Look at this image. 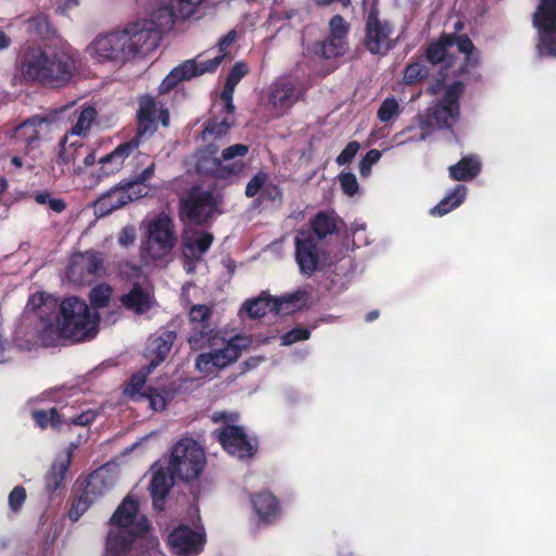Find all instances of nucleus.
<instances>
[{"mask_svg":"<svg viewBox=\"0 0 556 556\" xmlns=\"http://www.w3.org/2000/svg\"><path fill=\"white\" fill-rule=\"evenodd\" d=\"M17 67L25 83L48 89L68 86L77 72L74 51L58 46L26 49L18 59Z\"/></svg>","mask_w":556,"mask_h":556,"instance_id":"obj_1","label":"nucleus"},{"mask_svg":"<svg viewBox=\"0 0 556 556\" xmlns=\"http://www.w3.org/2000/svg\"><path fill=\"white\" fill-rule=\"evenodd\" d=\"M56 317L61 333L74 342L89 340L98 332L99 315L92 316L88 304L78 296L65 298Z\"/></svg>","mask_w":556,"mask_h":556,"instance_id":"obj_2","label":"nucleus"},{"mask_svg":"<svg viewBox=\"0 0 556 556\" xmlns=\"http://www.w3.org/2000/svg\"><path fill=\"white\" fill-rule=\"evenodd\" d=\"M465 92V84L457 80L446 87L441 99L417 116V125L424 131L421 139L432 128L451 129L460 114L459 99Z\"/></svg>","mask_w":556,"mask_h":556,"instance_id":"obj_3","label":"nucleus"},{"mask_svg":"<svg viewBox=\"0 0 556 556\" xmlns=\"http://www.w3.org/2000/svg\"><path fill=\"white\" fill-rule=\"evenodd\" d=\"M204 465V452L195 441L185 439L173 446L168 468L179 480L192 481L198 479Z\"/></svg>","mask_w":556,"mask_h":556,"instance_id":"obj_4","label":"nucleus"},{"mask_svg":"<svg viewBox=\"0 0 556 556\" xmlns=\"http://www.w3.org/2000/svg\"><path fill=\"white\" fill-rule=\"evenodd\" d=\"M175 242L172 219L167 216H157L148 225L146 240L140 247L141 256L146 262L162 260L172 252Z\"/></svg>","mask_w":556,"mask_h":556,"instance_id":"obj_5","label":"nucleus"},{"mask_svg":"<svg viewBox=\"0 0 556 556\" xmlns=\"http://www.w3.org/2000/svg\"><path fill=\"white\" fill-rule=\"evenodd\" d=\"M218 205L219 201L212 191L193 186L180 200L179 215L184 222L204 226L214 217Z\"/></svg>","mask_w":556,"mask_h":556,"instance_id":"obj_6","label":"nucleus"},{"mask_svg":"<svg viewBox=\"0 0 556 556\" xmlns=\"http://www.w3.org/2000/svg\"><path fill=\"white\" fill-rule=\"evenodd\" d=\"M122 33L131 61L147 56L159 47L161 40L154 23L147 18L128 24Z\"/></svg>","mask_w":556,"mask_h":556,"instance_id":"obj_7","label":"nucleus"},{"mask_svg":"<svg viewBox=\"0 0 556 556\" xmlns=\"http://www.w3.org/2000/svg\"><path fill=\"white\" fill-rule=\"evenodd\" d=\"M242 340L241 337H233L226 343L224 339L216 340V345L211 346L213 349L211 352L197 356L195 368L205 376L215 375L226 368L241 355L242 345L239 342Z\"/></svg>","mask_w":556,"mask_h":556,"instance_id":"obj_8","label":"nucleus"},{"mask_svg":"<svg viewBox=\"0 0 556 556\" xmlns=\"http://www.w3.org/2000/svg\"><path fill=\"white\" fill-rule=\"evenodd\" d=\"M213 435L227 454L238 459L253 458L258 451L257 438L250 437L241 426L225 424Z\"/></svg>","mask_w":556,"mask_h":556,"instance_id":"obj_9","label":"nucleus"},{"mask_svg":"<svg viewBox=\"0 0 556 556\" xmlns=\"http://www.w3.org/2000/svg\"><path fill=\"white\" fill-rule=\"evenodd\" d=\"M538 30V50L541 54L556 58V0H541L532 16Z\"/></svg>","mask_w":556,"mask_h":556,"instance_id":"obj_10","label":"nucleus"},{"mask_svg":"<svg viewBox=\"0 0 556 556\" xmlns=\"http://www.w3.org/2000/svg\"><path fill=\"white\" fill-rule=\"evenodd\" d=\"M306 293L296 291L280 298H256L245 303V309L251 318H260L273 312L278 315H289L300 309L305 302Z\"/></svg>","mask_w":556,"mask_h":556,"instance_id":"obj_11","label":"nucleus"},{"mask_svg":"<svg viewBox=\"0 0 556 556\" xmlns=\"http://www.w3.org/2000/svg\"><path fill=\"white\" fill-rule=\"evenodd\" d=\"M211 308L204 304L193 305L189 312V321L191 332L188 342L193 350H201L205 346L216 345V340L223 338L218 336L210 324Z\"/></svg>","mask_w":556,"mask_h":556,"instance_id":"obj_12","label":"nucleus"},{"mask_svg":"<svg viewBox=\"0 0 556 556\" xmlns=\"http://www.w3.org/2000/svg\"><path fill=\"white\" fill-rule=\"evenodd\" d=\"M214 241V235L198 227H187L182 232L181 248L185 268L188 274L194 269V264L202 261Z\"/></svg>","mask_w":556,"mask_h":556,"instance_id":"obj_13","label":"nucleus"},{"mask_svg":"<svg viewBox=\"0 0 556 556\" xmlns=\"http://www.w3.org/2000/svg\"><path fill=\"white\" fill-rule=\"evenodd\" d=\"M393 27L389 22L379 18L376 3L369 9L365 26V47L371 54L387 53L392 49L390 35Z\"/></svg>","mask_w":556,"mask_h":556,"instance_id":"obj_14","label":"nucleus"},{"mask_svg":"<svg viewBox=\"0 0 556 556\" xmlns=\"http://www.w3.org/2000/svg\"><path fill=\"white\" fill-rule=\"evenodd\" d=\"M295 260L301 273L312 275L323 266V253L311 230L299 229L294 238Z\"/></svg>","mask_w":556,"mask_h":556,"instance_id":"obj_15","label":"nucleus"},{"mask_svg":"<svg viewBox=\"0 0 556 556\" xmlns=\"http://www.w3.org/2000/svg\"><path fill=\"white\" fill-rule=\"evenodd\" d=\"M206 543L204 530H193L187 525H180L168 535V544L176 556H195Z\"/></svg>","mask_w":556,"mask_h":556,"instance_id":"obj_16","label":"nucleus"},{"mask_svg":"<svg viewBox=\"0 0 556 556\" xmlns=\"http://www.w3.org/2000/svg\"><path fill=\"white\" fill-rule=\"evenodd\" d=\"M104 263L105 255L100 251L90 249L85 252H76L70 258L66 270L67 278L75 276L78 278L100 276L104 273Z\"/></svg>","mask_w":556,"mask_h":556,"instance_id":"obj_17","label":"nucleus"},{"mask_svg":"<svg viewBox=\"0 0 556 556\" xmlns=\"http://www.w3.org/2000/svg\"><path fill=\"white\" fill-rule=\"evenodd\" d=\"M150 530V522L146 517H142L128 533L124 530L113 531L108 534L105 542V551L111 556H123L129 552L134 538L141 536Z\"/></svg>","mask_w":556,"mask_h":556,"instance_id":"obj_18","label":"nucleus"},{"mask_svg":"<svg viewBox=\"0 0 556 556\" xmlns=\"http://www.w3.org/2000/svg\"><path fill=\"white\" fill-rule=\"evenodd\" d=\"M125 45L121 30L98 37L93 42V48L99 58L125 63L131 61Z\"/></svg>","mask_w":556,"mask_h":556,"instance_id":"obj_19","label":"nucleus"},{"mask_svg":"<svg viewBox=\"0 0 556 556\" xmlns=\"http://www.w3.org/2000/svg\"><path fill=\"white\" fill-rule=\"evenodd\" d=\"M139 147V139L134 138L118 144L112 152L100 157V167L96 174L97 181L121 170L125 160Z\"/></svg>","mask_w":556,"mask_h":556,"instance_id":"obj_20","label":"nucleus"},{"mask_svg":"<svg viewBox=\"0 0 556 556\" xmlns=\"http://www.w3.org/2000/svg\"><path fill=\"white\" fill-rule=\"evenodd\" d=\"M130 188L127 187L126 182L122 186H115L108 192L101 194L94 202L96 211L104 216L111 214L113 211L123 207L129 202L140 199L141 194L137 193L130 195Z\"/></svg>","mask_w":556,"mask_h":556,"instance_id":"obj_21","label":"nucleus"},{"mask_svg":"<svg viewBox=\"0 0 556 556\" xmlns=\"http://www.w3.org/2000/svg\"><path fill=\"white\" fill-rule=\"evenodd\" d=\"M176 339L177 334L173 330H165L149 338L144 357L150 359V369H155L167 358Z\"/></svg>","mask_w":556,"mask_h":556,"instance_id":"obj_22","label":"nucleus"},{"mask_svg":"<svg viewBox=\"0 0 556 556\" xmlns=\"http://www.w3.org/2000/svg\"><path fill=\"white\" fill-rule=\"evenodd\" d=\"M103 482L98 477L90 476L85 481L81 493L73 501L68 511L72 521H77L84 513L88 510L91 504L102 495Z\"/></svg>","mask_w":556,"mask_h":556,"instance_id":"obj_23","label":"nucleus"},{"mask_svg":"<svg viewBox=\"0 0 556 556\" xmlns=\"http://www.w3.org/2000/svg\"><path fill=\"white\" fill-rule=\"evenodd\" d=\"M269 104L280 111L289 110L299 101L295 83L290 77H281L270 86Z\"/></svg>","mask_w":556,"mask_h":556,"instance_id":"obj_24","label":"nucleus"},{"mask_svg":"<svg viewBox=\"0 0 556 556\" xmlns=\"http://www.w3.org/2000/svg\"><path fill=\"white\" fill-rule=\"evenodd\" d=\"M175 478L168 467H161L153 473L150 482V493L153 507L156 510L161 511L164 509L165 500L174 485Z\"/></svg>","mask_w":556,"mask_h":556,"instance_id":"obj_25","label":"nucleus"},{"mask_svg":"<svg viewBox=\"0 0 556 556\" xmlns=\"http://www.w3.org/2000/svg\"><path fill=\"white\" fill-rule=\"evenodd\" d=\"M137 111V136H144L147 132H153L156 129L157 103L151 94H142L138 98Z\"/></svg>","mask_w":556,"mask_h":556,"instance_id":"obj_26","label":"nucleus"},{"mask_svg":"<svg viewBox=\"0 0 556 556\" xmlns=\"http://www.w3.org/2000/svg\"><path fill=\"white\" fill-rule=\"evenodd\" d=\"M251 504L258 519L263 522H271L279 514V502L270 492L262 491L252 494Z\"/></svg>","mask_w":556,"mask_h":556,"instance_id":"obj_27","label":"nucleus"},{"mask_svg":"<svg viewBox=\"0 0 556 556\" xmlns=\"http://www.w3.org/2000/svg\"><path fill=\"white\" fill-rule=\"evenodd\" d=\"M343 220L334 213L328 211H319L311 219V230L316 240H323L329 235L339 232V225Z\"/></svg>","mask_w":556,"mask_h":556,"instance_id":"obj_28","label":"nucleus"},{"mask_svg":"<svg viewBox=\"0 0 556 556\" xmlns=\"http://www.w3.org/2000/svg\"><path fill=\"white\" fill-rule=\"evenodd\" d=\"M72 451L70 450L61 459L52 463L50 469L45 475V491L51 496L56 490L63 486L65 475L72 464Z\"/></svg>","mask_w":556,"mask_h":556,"instance_id":"obj_29","label":"nucleus"},{"mask_svg":"<svg viewBox=\"0 0 556 556\" xmlns=\"http://www.w3.org/2000/svg\"><path fill=\"white\" fill-rule=\"evenodd\" d=\"M123 306L136 314H144L153 306V295L150 291L142 289L139 283H135L132 289L122 295Z\"/></svg>","mask_w":556,"mask_h":556,"instance_id":"obj_30","label":"nucleus"},{"mask_svg":"<svg viewBox=\"0 0 556 556\" xmlns=\"http://www.w3.org/2000/svg\"><path fill=\"white\" fill-rule=\"evenodd\" d=\"M482 169L479 157L475 154L462 157L456 164L448 167V176L455 181H470L475 179Z\"/></svg>","mask_w":556,"mask_h":556,"instance_id":"obj_31","label":"nucleus"},{"mask_svg":"<svg viewBox=\"0 0 556 556\" xmlns=\"http://www.w3.org/2000/svg\"><path fill=\"white\" fill-rule=\"evenodd\" d=\"M455 39L458 51L465 54L464 61L457 71V75L464 76L480 65V52L467 35H458Z\"/></svg>","mask_w":556,"mask_h":556,"instance_id":"obj_32","label":"nucleus"},{"mask_svg":"<svg viewBox=\"0 0 556 556\" xmlns=\"http://www.w3.org/2000/svg\"><path fill=\"white\" fill-rule=\"evenodd\" d=\"M138 510V502L130 496H126L112 515L110 523L118 527L119 529H126L128 527L134 528L136 526L134 521Z\"/></svg>","mask_w":556,"mask_h":556,"instance_id":"obj_33","label":"nucleus"},{"mask_svg":"<svg viewBox=\"0 0 556 556\" xmlns=\"http://www.w3.org/2000/svg\"><path fill=\"white\" fill-rule=\"evenodd\" d=\"M457 34H443L438 40L431 41L425 49L426 60L432 64L438 65L444 62L447 55V48L456 46Z\"/></svg>","mask_w":556,"mask_h":556,"instance_id":"obj_34","label":"nucleus"},{"mask_svg":"<svg viewBox=\"0 0 556 556\" xmlns=\"http://www.w3.org/2000/svg\"><path fill=\"white\" fill-rule=\"evenodd\" d=\"M153 22L157 33L162 36L163 33L169 31L177 20H182L179 14V8L176 4L160 7L153 11L152 17L148 18Z\"/></svg>","mask_w":556,"mask_h":556,"instance_id":"obj_35","label":"nucleus"},{"mask_svg":"<svg viewBox=\"0 0 556 556\" xmlns=\"http://www.w3.org/2000/svg\"><path fill=\"white\" fill-rule=\"evenodd\" d=\"M467 187L464 185H456L435 206L430 210V213L435 216H443L458 207L466 199Z\"/></svg>","mask_w":556,"mask_h":556,"instance_id":"obj_36","label":"nucleus"},{"mask_svg":"<svg viewBox=\"0 0 556 556\" xmlns=\"http://www.w3.org/2000/svg\"><path fill=\"white\" fill-rule=\"evenodd\" d=\"M268 174L264 170H258L247 184L244 194L247 198H254L261 190L264 189L268 192V198L275 200L281 197V190L277 185H266L268 181Z\"/></svg>","mask_w":556,"mask_h":556,"instance_id":"obj_37","label":"nucleus"},{"mask_svg":"<svg viewBox=\"0 0 556 556\" xmlns=\"http://www.w3.org/2000/svg\"><path fill=\"white\" fill-rule=\"evenodd\" d=\"M348 49V40L334 39L332 36L316 41L313 51L316 55L329 60L344 55Z\"/></svg>","mask_w":556,"mask_h":556,"instance_id":"obj_38","label":"nucleus"},{"mask_svg":"<svg viewBox=\"0 0 556 556\" xmlns=\"http://www.w3.org/2000/svg\"><path fill=\"white\" fill-rule=\"evenodd\" d=\"M233 124L235 121L230 117L214 116L205 123L202 139L204 141L220 139L228 134Z\"/></svg>","mask_w":556,"mask_h":556,"instance_id":"obj_39","label":"nucleus"},{"mask_svg":"<svg viewBox=\"0 0 556 556\" xmlns=\"http://www.w3.org/2000/svg\"><path fill=\"white\" fill-rule=\"evenodd\" d=\"M190 68L191 65L185 64V62L174 67L161 81L159 86V93L166 94L174 90L180 81L190 80L193 74L191 72H188L190 71Z\"/></svg>","mask_w":556,"mask_h":556,"instance_id":"obj_40","label":"nucleus"},{"mask_svg":"<svg viewBox=\"0 0 556 556\" xmlns=\"http://www.w3.org/2000/svg\"><path fill=\"white\" fill-rule=\"evenodd\" d=\"M68 134H66L60 142V151L58 154L56 163L61 165L74 164L76 160L83 156L84 151L88 150L84 143L75 141L66 146Z\"/></svg>","mask_w":556,"mask_h":556,"instance_id":"obj_41","label":"nucleus"},{"mask_svg":"<svg viewBox=\"0 0 556 556\" xmlns=\"http://www.w3.org/2000/svg\"><path fill=\"white\" fill-rule=\"evenodd\" d=\"M31 417L36 425L41 429H46L50 426L52 429L59 431L61 430L62 426L66 422V420L63 418V416L59 413V410L55 407H52L48 410H33Z\"/></svg>","mask_w":556,"mask_h":556,"instance_id":"obj_42","label":"nucleus"},{"mask_svg":"<svg viewBox=\"0 0 556 556\" xmlns=\"http://www.w3.org/2000/svg\"><path fill=\"white\" fill-rule=\"evenodd\" d=\"M430 74V68L424 61H414L408 63L403 71V83L407 86H414L424 81Z\"/></svg>","mask_w":556,"mask_h":556,"instance_id":"obj_43","label":"nucleus"},{"mask_svg":"<svg viewBox=\"0 0 556 556\" xmlns=\"http://www.w3.org/2000/svg\"><path fill=\"white\" fill-rule=\"evenodd\" d=\"M113 289L106 283H99L89 292V302L92 308L100 309L109 306Z\"/></svg>","mask_w":556,"mask_h":556,"instance_id":"obj_44","label":"nucleus"},{"mask_svg":"<svg viewBox=\"0 0 556 556\" xmlns=\"http://www.w3.org/2000/svg\"><path fill=\"white\" fill-rule=\"evenodd\" d=\"M98 113L91 105L83 108L80 111L75 125L72 127L68 135L81 136L86 135L90 126L94 122Z\"/></svg>","mask_w":556,"mask_h":556,"instance_id":"obj_45","label":"nucleus"},{"mask_svg":"<svg viewBox=\"0 0 556 556\" xmlns=\"http://www.w3.org/2000/svg\"><path fill=\"white\" fill-rule=\"evenodd\" d=\"M223 60H224V54H219L210 60L200 61V62H198L197 60H187V61H185V64L191 65V68L189 72L193 73L192 74V78H193V77L201 76L205 73L216 72V70L223 62Z\"/></svg>","mask_w":556,"mask_h":556,"instance_id":"obj_46","label":"nucleus"},{"mask_svg":"<svg viewBox=\"0 0 556 556\" xmlns=\"http://www.w3.org/2000/svg\"><path fill=\"white\" fill-rule=\"evenodd\" d=\"M38 339L45 346H54L60 339H65L60 331V320L56 317V323L53 325L47 321L39 330Z\"/></svg>","mask_w":556,"mask_h":556,"instance_id":"obj_47","label":"nucleus"},{"mask_svg":"<svg viewBox=\"0 0 556 556\" xmlns=\"http://www.w3.org/2000/svg\"><path fill=\"white\" fill-rule=\"evenodd\" d=\"M153 370L154 369H150V364H149L148 366L143 367L139 371H137L134 375H131L125 391L128 392L131 395H135V394H140L141 395L142 393H140V391L143 389V387H144V384L147 382V377Z\"/></svg>","mask_w":556,"mask_h":556,"instance_id":"obj_48","label":"nucleus"},{"mask_svg":"<svg viewBox=\"0 0 556 556\" xmlns=\"http://www.w3.org/2000/svg\"><path fill=\"white\" fill-rule=\"evenodd\" d=\"M27 23L29 29L40 37H48L52 31L50 20L43 13L29 17Z\"/></svg>","mask_w":556,"mask_h":556,"instance_id":"obj_49","label":"nucleus"},{"mask_svg":"<svg viewBox=\"0 0 556 556\" xmlns=\"http://www.w3.org/2000/svg\"><path fill=\"white\" fill-rule=\"evenodd\" d=\"M350 31V24L342 15L336 14L329 21V35L334 39L346 40Z\"/></svg>","mask_w":556,"mask_h":556,"instance_id":"obj_50","label":"nucleus"},{"mask_svg":"<svg viewBox=\"0 0 556 556\" xmlns=\"http://www.w3.org/2000/svg\"><path fill=\"white\" fill-rule=\"evenodd\" d=\"M248 72L249 68L247 63L237 62L229 71L223 88L235 91L236 86L248 74Z\"/></svg>","mask_w":556,"mask_h":556,"instance_id":"obj_51","label":"nucleus"},{"mask_svg":"<svg viewBox=\"0 0 556 556\" xmlns=\"http://www.w3.org/2000/svg\"><path fill=\"white\" fill-rule=\"evenodd\" d=\"M400 113V105L395 98L390 97L386 98L377 112V116L380 119V122L387 123L391 121L394 116L399 115Z\"/></svg>","mask_w":556,"mask_h":556,"instance_id":"obj_52","label":"nucleus"},{"mask_svg":"<svg viewBox=\"0 0 556 556\" xmlns=\"http://www.w3.org/2000/svg\"><path fill=\"white\" fill-rule=\"evenodd\" d=\"M311 338V330L304 327H294L285 332L281 337V345H291L300 341H305Z\"/></svg>","mask_w":556,"mask_h":556,"instance_id":"obj_53","label":"nucleus"},{"mask_svg":"<svg viewBox=\"0 0 556 556\" xmlns=\"http://www.w3.org/2000/svg\"><path fill=\"white\" fill-rule=\"evenodd\" d=\"M34 199L40 205L48 204L55 213H62L66 208V202L63 199H52L51 193L47 190L37 192Z\"/></svg>","mask_w":556,"mask_h":556,"instance_id":"obj_54","label":"nucleus"},{"mask_svg":"<svg viewBox=\"0 0 556 556\" xmlns=\"http://www.w3.org/2000/svg\"><path fill=\"white\" fill-rule=\"evenodd\" d=\"M141 396L149 400L150 407L155 412H162L166 408V399L164 392L153 387H148Z\"/></svg>","mask_w":556,"mask_h":556,"instance_id":"obj_55","label":"nucleus"},{"mask_svg":"<svg viewBox=\"0 0 556 556\" xmlns=\"http://www.w3.org/2000/svg\"><path fill=\"white\" fill-rule=\"evenodd\" d=\"M249 153V146L243 143L232 144L222 151V156L215 159V164L220 165L223 161H230L236 157H244Z\"/></svg>","mask_w":556,"mask_h":556,"instance_id":"obj_56","label":"nucleus"},{"mask_svg":"<svg viewBox=\"0 0 556 556\" xmlns=\"http://www.w3.org/2000/svg\"><path fill=\"white\" fill-rule=\"evenodd\" d=\"M16 137L25 140L26 144L30 146L39 138L36 124L31 121L24 122L16 128Z\"/></svg>","mask_w":556,"mask_h":556,"instance_id":"obj_57","label":"nucleus"},{"mask_svg":"<svg viewBox=\"0 0 556 556\" xmlns=\"http://www.w3.org/2000/svg\"><path fill=\"white\" fill-rule=\"evenodd\" d=\"M27 494L26 489L22 485H16L13 488V490L9 494V507L13 513H18L25 501H26Z\"/></svg>","mask_w":556,"mask_h":556,"instance_id":"obj_58","label":"nucleus"},{"mask_svg":"<svg viewBox=\"0 0 556 556\" xmlns=\"http://www.w3.org/2000/svg\"><path fill=\"white\" fill-rule=\"evenodd\" d=\"M381 157V152L377 149L369 150L359 162V174L362 177H367L374 164H376Z\"/></svg>","mask_w":556,"mask_h":556,"instance_id":"obj_59","label":"nucleus"},{"mask_svg":"<svg viewBox=\"0 0 556 556\" xmlns=\"http://www.w3.org/2000/svg\"><path fill=\"white\" fill-rule=\"evenodd\" d=\"M339 180L341 188L345 194L353 197L354 194L357 193L359 186L356 176L353 173H341L339 175Z\"/></svg>","mask_w":556,"mask_h":556,"instance_id":"obj_60","label":"nucleus"},{"mask_svg":"<svg viewBox=\"0 0 556 556\" xmlns=\"http://www.w3.org/2000/svg\"><path fill=\"white\" fill-rule=\"evenodd\" d=\"M361 148L359 142L357 141H351L349 142L345 148L341 151V153L337 156L336 162L339 166H343L346 164H350L355 155L357 154L358 150Z\"/></svg>","mask_w":556,"mask_h":556,"instance_id":"obj_61","label":"nucleus"},{"mask_svg":"<svg viewBox=\"0 0 556 556\" xmlns=\"http://www.w3.org/2000/svg\"><path fill=\"white\" fill-rule=\"evenodd\" d=\"M233 92L232 90L224 89L220 92V101L223 103L222 114L223 117H230L235 121V105H233Z\"/></svg>","mask_w":556,"mask_h":556,"instance_id":"obj_62","label":"nucleus"},{"mask_svg":"<svg viewBox=\"0 0 556 556\" xmlns=\"http://www.w3.org/2000/svg\"><path fill=\"white\" fill-rule=\"evenodd\" d=\"M155 164L151 163L147 166L141 173L136 174L129 181L126 182L127 187L134 189V187L139 185H144L148 180H150L154 175Z\"/></svg>","mask_w":556,"mask_h":556,"instance_id":"obj_63","label":"nucleus"},{"mask_svg":"<svg viewBox=\"0 0 556 556\" xmlns=\"http://www.w3.org/2000/svg\"><path fill=\"white\" fill-rule=\"evenodd\" d=\"M204 0H175L182 20L190 17Z\"/></svg>","mask_w":556,"mask_h":556,"instance_id":"obj_64","label":"nucleus"}]
</instances>
